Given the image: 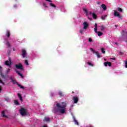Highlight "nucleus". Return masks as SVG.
Returning a JSON list of instances; mask_svg holds the SVG:
<instances>
[{
  "label": "nucleus",
  "instance_id": "obj_1",
  "mask_svg": "<svg viewBox=\"0 0 127 127\" xmlns=\"http://www.w3.org/2000/svg\"><path fill=\"white\" fill-rule=\"evenodd\" d=\"M56 106L58 109L54 108L53 111L54 113H58V112L61 113V114H65V113H66L65 109L66 105L65 102H62L61 103H58Z\"/></svg>",
  "mask_w": 127,
  "mask_h": 127
},
{
  "label": "nucleus",
  "instance_id": "obj_2",
  "mask_svg": "<svg viewBox=\"0 0 127 127\" xmlns=\"http://www.w3.org/2000/svg\"><path fill=\"white\" fill-rule=\"evenodd\" d=\"M20 114L21 116H26L27 115V109L24 108H21L20 109Z\"/></svg>",
  "mask_w": 127,
  "mask_h": 127
},
{
  "label": "nucleus",
  "instance_id": "obj_3",
  "mask_svg": "<svg viewBox=\"0 0 127 127\" xmlns=\"http://www.w3.org/2000/svg\"><path fill=\"white\" fill-rule=\"evenodd\" d=\"M15 68L16 69H18L21 71H23V65L22 64H21V63H19L17 64H15Z\"/></svg>",
  "mask_w": 127,
  "mask_h": 127
},
{
  "label": "nucleus",
  "instance_id": "obj_4",
  "mask_svg": "<svg viewBox=\"0 0 127 127\" xmlns=\"http://www.w3.org/2000/svg\"><path fill=\"white\" fill-rule=\"evenodd\" d=\"M0 76H1L2 79H6L7 78V75H4L2 73V68H1V66H0Z\"/></svg>",
  "mask_w": 127,
  "mask_h": 127
},
{
  "label": "nucleus",
  "instance_id": "obj_5",
  "mask_svg": "<svg viewBox=\"0 0 127 127\" xmlns=\"http://www.w3.org/2000/svg\"><path fill=\"white\" fill-rule=\"evenodd\" d=\"M5 65H6V66H9V67L11 66V59H10V58H9L8 61H6L5 62Z\"/></svg>",
  "mask_w": 127,
  "mask_h": 127
},
{
  "label": "nucleus",
  "instance_id": "obj_6",
  "mask_svg": "<svg viewBox=\"0 0 127 127\" xmlns=\"http://www.w3.org/2000/svg\"><path fill=\"white\" fill-rule=\"evenodd\" d=\"M114 15L116 17H119V18H121L122 17V16L121 15V14H120V13H119V12H118V11L116 10H114Z\"/></svg>",
  "mask_w": 127,
  "mask_h": 127
},
{
  "label": "nucleus",
  "instance_id": "obj_7",
  "mask_svg": "<svg viewBox=\"0 0 127 127\" xmlns=\"http://www.w3.org/2000/svg\"><path fill=\"white\" fill-rule=\"evenodd\" d=\"M21 55L23 58H25L26 55H27V53H26V51L25 50L22 49L21 50Z\"/></svg>",
  "mask_w": 127,
  "mask_h": 127
},
{
  "label": "nucleus",
  "instance_id": "obj_8",
  "mask_svg": "<svg viewBox=\"0 0 127 127\" xmlns=\"http://www.w3.org/2000/svg\"><path fill=\"white\" fill-rule=\"evenodd\" d=\"M72 100L74 101V104H77L78 102H79V98H78V97H73Z\"/></svg>",
  "mask_w": 127,
  "mask_h": 127
},
{
  "label": "nucleus",
  "instance_id": "obj_9",
  "mask_svg": "<svg viewBox=\"0 0 127 127\" xmlns=\"http://www.w3.org/2000/svg\"><path fill=\"white\" fill-rule=\"evenodd\" d=\"M104 65L105 66V67H108V66L111 67V66H112V63L110 62H105L104 63Z\"/></svg>",
  "mask_w": 127,
  "mask_h": 127
},
{
  "label": "nucleus",
  "instance_id": "obj_10",
  "mask_svg": "<svg viewBox=\"0 0 127 127\" xmlns=\"http://www.w3.org/2000/svg\"><path fill=\"white\" fill-rule=\"evenodd\" d=\"M83 26L84 29H87V28H88V27L89 26V24L86 22H84L83 23Z\"/></svg>",
  "mask_w": 127,
  "mask_h": 127
},
{
  "label": "nucleus",
  "instance_id": "obj_11",
  "mask_svg": "<svg viewBox=\"0 0 127 127\" xmlns=\"http://www.w3.org/2000/svg\"><path fill=\"white\" fill-rule=\"evenodd\" d=\"M89 14H92L93 18L94 19H97V15L95 13H92L90 12Z\"/></svg>",
  "mask_w": 127,
  "mask_h": 127
},
{
  "label": "nucleus",
  "instance_id": "obj_12",
  "mask_svg": "<svg viewBox=\"0 0 127 127\" xmlns=\"http://www.w3.org/2000/svg\"><path fill=\"white\" fill-rule=\"evenodd\" d=\"M99 27H100V30L101 31H105V29H106V27H105L103 25H101L100 26H99Z\"/></svg>",
  "mask_w": 127,
  "mask_h": 127
},
{
  "label": "nucleus",
  "instance_id": "obj_13",
  "mask_svg": "<svg viewBox=\"0 0 127 127\" xmlns=\"http://www.w3.org/2000/svg\"><path fill=\"white\" fill-rule=\"evenodd\" d=\"M44 122H46L47 123H48V122H50V118L49 117H45L44 119Z\"/></svg>",
  "mask_w": 127,
  "mask_h": 127
},
{
  "label": "nucleus",
  "instance_id": "obj_14",
  "mask_svg": "<svg viewBox=\"0 0 127 127\" xmlns=\"http://www.w3.org/2000/svg\"><path fill=\"white\" fill-rule=\"evenodd\" d=\"M6 35L7 36V37L8 38H9V37H10V32L8 30H7Z\"/></svg>",
  "mask_w": 127,
  "mask_h": 127
},
{
  "label": "nucleus",
  "instance_id": "obj_15",
  "mask_svg": "<svg viewBox=\"0 0 127 127\" xmlns=\"http://www.w3.org/2000/svg\"><path fill=\"white\" fill-rule=\"evenodd\" d=\"M101 7L103 8V10H107V6H106V4H102Z\"/></svg>",
  "mask_w": 127,
  "mask_h": 127
},
{
  "label": "nucleus",
  "instance_id": "obj_16",
  "mask_svg": "<svg viewBox=\"0 0 127 127\" xmlns=\"http://www.w3.org/2000/svg\"><path fill=\"white\" fill-rule=\"evenodd\" d=\"M73 121H74L75 124L76 125H77V126H79V123H78V121L76 120V118H75L74 117H73Z\"/></svg>",
  "mask_w": 127,
  "mask_h": 127
},
{
  "label": "nucleus",
  "instance_id": "obj_17",
  "mask_svg": "<svg viewBox=\"0 0 127 127\" xmlns=\"http://www.w3.org/2000/svg\"><path fill=\"white\" fill-rule=\"evenodd\" d=\"M17 96H18V98H19V100H20L21 101H22L23 99H22V96H21V94L20 93H18Z\"/></svg>",
  "mask_w": 127,
  "mask_h": 127
},
{
  "label": "nucleus",
  "instance_id": "obj_18",
  "mask_svg": "<svg viewBox=\"0 0 127 127\" xmlns=\"http://www.w3.org/2000/svg\"><path fill=\"white\" fill-rule=\"evenodd\" d=\"M16 73L17 74H18V75H19V76H20L21 77H22V78H23V75H22V74L20 73V72H19V71L16 70Z\"/></svg>",
  "mask_w": 127,
  "mask_h": 127
},
{
  "label": "nucleus",
  "instance_id": "obj_19",
  "mask_svg": "<svg viewBox=\"0 0 127 127\" xmlns=\"http://www.w3.org/2000/svg\"><path fill=\"white\" fill-rule=\"evenodd\" d=\"M1 115H2V117L3 118H7V116L5 115L4 111L1 112Z\"/></svg>",
  "mask_w": 127,
  "mask_h": 127
},
{
  "label": "nucleus",
  "instance_id": "obj_20",
  "mask_svg": "<svg viewBox=\"0 0 127 127\" xmlns=\"http://www.w3.org/2000/svg\"><path fill=\"white\" fill-rule=\"evenodd\" d=\"M60 97H64V93L62 91L59 92Z\"/></svg>",
  "mask_w": 127,
  "mask_h": 127
},
{
  "label": "nucleus",
  "instance_id": "obj_21",
  "mask_svg": "<svg viewBox=\"0 0 127 127\" xmlns=\"http://www.w3.org/2000/svg\"><path fill=\"white\" fill-rule=\"evenodd\" d=\"M94 54H96L98 58H101V54L98 53L97 52H96V53H94Z\"/></svg>",
  "mask_w": 127,
  "mask_h": 127
},
{
  "label": "nucleus",
  "instance_id": "obj_22",
  "mask_svg": "<svg viewBox=\"0 0 127 127\" xmlns=\"http://www.w3.org/2000/svg\"><path fill=\"white\" fill-rule=\"evenodd\" d=\"M97 33L98 36H102V35H103V33H102L101 32H100V31L97 32Z\"/></svg>",
  "mask_w": 127,
  "mask_h": 127
},
{
  "label": "nucleus",
  "instance_id": "obj_23",
  "mask_svg": "<svg viewBox=\"0 0 127 127\" xmlns=\"http://www.w3.org/2000/svg\"><path fill=\"white\" fill-rule=\"evenodd\" d=\"M14 104L16 105V106H18V105H19V102H18V101L17 100H15Z\"/></svg>",
  "mask_w": 127,
  "mask_h": 127
},
{
  "label": "nucleus",
  "instance_id": "obj_24",
  "mask_svg": "<svg viewBox=\"0 0 127 127\" xmlns=\"http://www.w3.org/2000/svg\"><path fill=\"white\" fill-rule=\"evenodd\" d=\"M117 10L118 11H120V12H123V9L120 8V7H118L117 8Z\"/></svg>",
  "mask_w": 127,
  "mask_h": 127
},
{
  "label": "nucleus",
  "instance_id": "obj_25",
  "mask_svg": "<svg viewBox=\"0 0 127 127\" xmlns=\"http://www.w3.org/2000/svg\"><path fill=\"white\" fill-rule=\"evenodd\" d=\"M107 16H108V15H105L104 16H102L101 19H103V20H105V19H106V17H107Z\"/></svg>",
  "mask_w": 127,
  "mask_h": 127
},
{
  "label": "nucleus",
  "instance_id": "obj_26",
  "mask_svg": "<svg viewBox=\"0 0 127 127\" xmlns=\"http://www.w3.org/2000/svg\"><path fill=\"white\" fill-rule=\"evenodd\" d=\"M90 50L91 51H92V52H93V53L94 54H95V53H97V52L95 50H94V49L93 48H90Z\"/></svg>",
  "mask_w": 127,
  "mask_h": 127
},
{
  "label": "nucleus",
  "instance_id": "obj_27",
  "mask_svg": "<svg viewBox=\"0 0 127 127\" xmlns=\"http://www.w3.org/2000/svg\"><path fill=\"white\" fill-rule=\"evenodd\" d=\"M101 52L105 54L106 53V51H105V49L104 48H101Z\"/></svg>",
  "mask_w": 127,
  "mask_h": 127
},
{
  "label": "nucleus",
  "instance_id": "obj_28",
  "mask_svg": "<svg viewBox=\"0 0 127 127\" xmlns=\"http://www.w3.org/2000/svg\"><path fill=\"white\" fill-rule=\"evenodd\" d=\"M87 63L89 66H91V67H94V64H93L92 63L90 62H87Z\"/></svg>",
  "mask_w": 127,
  "mask_h": 127
},
{
  "label": "nucleus",
  "instance_id": "obj_29",
  "mask_svg": "<svg viewBox=\"0 0 127 127\" xmlns=\"http://www.w3.org/2000/svg\"><path fill=\"white\" fill-rule=\"evenodd\" d=\"M17 85H18V87H19V88H21V89H24V87L22 86L21 84L17 83Z\"/></svg>",
  "mask_w": 127,
  "mask_h": 127
},
{
  "label": "nucleus",
  "instance_id": "obj_30",
  "mask_svg": "<svg viewBox=\"0 0 127 127\" xmlns=\"http://www.w3.org/2000/svg\"><path fill=\"white\" fill-rule=\"evenodd\" d=\"M50 6H52L53 7H56V5L52 3H50Z\"/></svg>",
  "mask_w": 127,
  "mask_h": 127
},
{
  "label": "nucleus",
  "instance_id": "obj_31",
  "mask_svg": "<svg viewBox=\"0 0 127 127\" xmlns=\"http://www.w3.org/2000/svg\"><path fill=\"white\" fill-rule=\"evenodd\" d=\"M6 45H7V46L8 47H10V44H9V42H7L6 43Z\"/></svg>",
  "mask_w": 127,
  "mask_h": 127
},
{
  "label": "nucleus",
  "instance_id": "obj_32",
  "mask_svg": "<svg viewBox=\"0 0 127 127\" xmlns=\"http://www.w3.org/2000/svg\"><path fill=\"white\" fill-rule=\"evenodd\" d=\"M25 64H26L27 66H28V65H29V64L28 63V61L27 60L25 61Z\"/></svg>",
  "mask_w": 127,
  "mask_h": 127
},
{
  "label": "nucleus",
  "instance_id": "obj_33",
  "mask_svg": "<svg viewBox=\"0 0 127 127\" xmlns=\"http://www.w3.org/2000/svg\"><path fill=\"white\" fill-rule=\"evenodd\" d=\"M98 28H94V31L96 33H97L98 32Z\"/></svg>",
  "mask_w": 127,
  "mask_h": 127
},
{
  "label": "nucleus",
  "instance_id": "obj_34",
  "mask_svg": "<svg viewBox=\"0 0 127 127\" xmlns=\"http://www.w3.org/2000/svg\"><path fill=\"white\" fill-rule=\"evenodd\" d=\"M83 11H85L86 14H88V10H87L86 9H83Z\"/></svg>",
  "mask_w": 127,
  "mask_h": 127
},
{
  "label": "nucleus",
  "instance_id": "obj_35",
  "mask_svg": "<svg viewBox=\"0 0 127 127\" xmlns=\"http://www.w3.org/2000/svg\"><path fill=\"white\" fill-rule=\"evenodd\" d=\"M88 41H89V42H93V40H92V38H89L88 39Z\"/></svg>",
  "mask_w": 127,
  "mask_h": 127
},
{
  "label": "nucleus",
  "instance_id": "obj_36",
  "mask_svg": "<svg viewBox=\"0 0 127 127\" xmlns=\"http://www.w3.org/2000/svg\"><path fill=\"white\" fill-rule=\"evenodd\" d=\"M10 71V69L8 68V69L6 71V73L7 74V73H9Z\"/></svg>",
  "mask_w": 127,
  "mask_h": 127
},
{
  "label": "nucleus",
  "instance_id": "obj_37",
  "mask_svg": "<svg viewBox=\"0 0 127 127\" xmlns=\"http://www.w3.org/2000/svg\"><path fill=\"white\" fill-rule=\"evenodd\" d=\"M43 5L45 7H47V5H46V3H45V2L43 3Z\"/></svg>",
  "mask_w": 127,
  "mask_h": 127
},
{
  "label": "nucleus",
  "instance_id": "obj_38",
  "mask_svg": "<svg viewBox=\"0 0 127 127\" xmlns=\"http://www.w3.org/2000/svg\"><path fill=\"white\" fill-rule=\"evenodd\" d=\"M12 82L13 83V84H16V80H12Z\"/></svg>",
  "mask_w": 127,
  "mask_h": 127
},
{
  "label": "nucleus",
  "instance_id": "obj_39",
  "mask_svg": "<svg viewBox=\"0 0 127 127\" xmlns=\"http://www.w3.org/2000/svg\"><path fill=\"white\" fill-rule=\"evenodd\" d=\"M94 26H95V28H97V27H98V24H97V23H96L95 24Z\"/></svg>",
  "mask_w": 127,
  "mask_h": 127
},
{
  "label": "nucleus",
  "instance_id": "obj_40",
  "mask_svg": "<svg viewBox=\"0 0 127 127\" xmlns=\"http://www.w3.org/2000/svg\"><path fill=\"white\" fill-rule=\"evenodd\" d=\"M46 1H48L49 2H52L51 0H45Z\"/></svg>",
  "mask_w": 127,
  "mask_h": 127
},
{
  "label": "nucleus",
  "instance_id": "obj_41",
  "mask_svg": "<svg viewBox=\"0 0 127 127\" xmlns=\"http://www.w3.org/2000/svg\"><path fill=\"white\" fill-rule=\"evenodd\" d=\"M125 66H126V68H127V61H126Z\"/></svg>",
  "mask_w": 127,
  "mask_h": 127
},
{
  "label": "nucleus",
  "instance_id": "obj_42",
  "mask_svg": "<svg viewBox=\"0 0 127 127\" xmlns=\"http://www.w3.org/2000/svg\"><path fill=\"white\" fill-rule=\"evenodd\" d=\"M80 32L81 34H83V31L82 30H80Z\"/></svg>",
  "mask_w": 127,
  "mask_h": 127
},
{
  "label": "nucleus",
  "instance_id": "obj_43",
  "mask_svg": "<svg viewBox=\"0 0 127 127\" xmlns=\"http://www.w3.org/2000/svg\"><path fill=\"white\" fill-rule=\"evenodd\" d=\"M13 6L16 8V7H17V5L14 4Z\"/></svg>",
  "mask_w": 127,
  "mask_h": 127
},
{
  "label": "nucleus",
  "instance_id": "obj_44",
  "mask_svg": "<svg viewBox=\"0 0 127 127\" xmlns=\"http://www.w3.org/2000/svg\"><path fill=\"white\" fill-rule=\"evenodd\" d=\"M1 84H2V85H4V82H2V81H1Z\"/></svg>",
  "mask_w": 127,
  "mask_h": 127
},
{
  "label": "nucleus",
  "instance_id": "obj_45",
  "mask_svg": "<svg viewBox=\"0 0 127 127\" xmlns=\"http://www.w3.org/2000/svg\"><path fill=\"white\" fill-rule=\"evenodd\" d=\"M1 91V86L0 85V91Z\"/></svg>",
  "mask_w": 127,
  "mask_h": 127
},
{
  "label": "nucleus",
  "instance_id": "obj_46",
  "mask_svg": "<svg viewBox=\"0 0 127 127\" xmlns=\"http://www.w3.org/2000/svg\"><path fill=\"white\" fill-rule=\"evenodd\" d=\"M97 4H100V2L97 1Z\"/></svg>",
  "mask_w": 127,
  "mask_h": 127
},
{
  "label": "nucleus",
  "instance_id": "obj_47",
  "mask_svg": "<svg viewBox=\"0 0 127 127\" xmlns=\"http://www.w3.org/2000/svg\"><path fill=\"white\" fill-rule=\"evenodd\" d=\"M2 82L0 78V83H1Z\"/></svg>",
  "mask_w": 127,
  "mask_h": 127
},
{
  "label": "nucleus",
  "instance_id": "obj_48",
  "mask_svg": "<svg viewBox=\"0 0 127 127\" xmlns=\"http://www.w3.org/2000/svg\"><path fill=\"white\" fill-rule=\"evenodd\" d=\"M43 127H47V126L44 125V126H43Z\"/></svg>",
  "mask_w": 127,
  "mask_h": 127
},
{
  "label": "nucleus",
  "instance_id": "obj_49",
  "mask_svg": "<svg viewBox=\"0 0 127 127\" xmlns=\"http://www.w3.org/2000/svg\"><path fill=\"white\" fill-rule=\"evenodd\" d=\"M115 27H118V26L117 25H116Z\"/></svg>",
  "mask_w": 127,
  "mask_h": 127
},
{
  "label": "nucleus",
  "instance_id": "obj_50",
  "mask_svg": "<svg viewBox=\"0 0 127 127\" xmlns=\"http://www.w3.org/2000/svg\"><path fill=\"white\" fill-rule=\"evenodd\" d=\"M51 96H53V93H51Z\"/></svg>",
  "mask_w": 127,
  "mask_h": 127
},
{
  "label": "nucleus",
  "instance_id": "obj_51",
  "mask_svg": "<svg viewBox=\"0 0 127 127\" xmlns=\"http://www.w3.org/2000/svg\"><path fill=\"white\" fill-rule=\"evenodd\" d=\"M104 60L106 61V59H105Z\"/></svg>",
  "mask_w": 127,
  "mask_h": 127
},
{
  "label": "nucleus",
  "instance_id": "obj_52",
  "mask_svg": "<svg viewBox=\"0 0 127 127\" xmlns=\"http://www.w3.org/2000/svg\"><path fill=\"white\" fill-rule=\"evenodd\" d=\"M13 51H14V49H13Z\"/></svg>",
  "mask_w": 127,
  "mask_h": 127
},
{
  "label": "nucleus",
  "instance_id": "obj_53",
  "mask_svg": "<svg viewBox=\"0 0 127 127\" xmlns=\"http://www.w3.org/2000/svg\"><path fill=\"white\" fill-rule=\"evenodd\" d=\"M73 93H74V92L73 91V92H72V93L73 94Z\"/></svg>",
  "mask_w": 127,
  "mask_h": 127
},
{
  "label": "nucleus",
  "instance_id": "obj_54",
  "mask_svg": "<svg viewBox=\"0 0 127 127\" xmlns=\"http://www.w3.org/2000/svg\"><path fill=\"white\" fill-rule=\"evenodd\" d=\"M89 127H92V126H90Z\"/></svg>",
  "mask_w": 127,
  "mask_h": 127
},
{
  "label": "nucleus",
  "instance_id": "obj_55",
  "mask_svg": "<svg viewBox=\"0 0 127 127\" xmlns=\"http://www.w3.org/2000/svg\"><path fill=\"white\" fill-rule=\"evenodd\" d=\"M126 33H127V32H126Z\"/></svg>",
  "mask_w": 127,
  "mask_h": 127
},
{
  "label": "nucleus",
  "instance_id": "obj_56",
  "mask_svg": "<svg viewBox=\"0 0 127 127\" xmlns=\"http://www.w3.org/2000/svg\"><path fill=\"white\" fill-rule=\"evenodd\" d=\"M113 60L115 59H112Z\"/></svg>",
  "mask_w": 127,
  "mask_h": 127
}]
</instances>
